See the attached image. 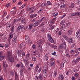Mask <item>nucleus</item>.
Instances as JSON below:
<instances>
[{
  "label": "nucleus",
  "instance_id": "f257e3e1",
  "mask_svg": "<svg viewBox=\"0 0 80 80\" xmlns=\"http://www.w3.org/2000/svg\"><path fill=\"white\" fill-rule=\"evenodd\" d=\"M47 35L48 40L52 43H54V40H53V39L52 37L51 34L49 33H48L47 34Z\"/></svg>",
  "mask_w": 80,
  "mask_h": 80
},
{
  "label": "nucleus",
  "instance_id": "f03ea898",
  "mask_svg": "<svg viewBox=\"0 0 80 80\" xmlns=\"http://www.w3.org/2000/svg\"><path fill=\"white\" fill-rule=\"evenodd\" d=\"M7 59L11 63H12V62H14V58L12 57V56L7 57Z\"/></svg>",
  "mask_w": 80,
  "mask_h": 80
},
{
  "label": "nucleus",
  "instance_id": "7ed1b4c3",
  "mask_svg": "<svg viewBox=\"0 0 80 80\" xmlns=\"http://www.w3.org/2000/svg\"><path fill=\"white\" fill-rule=\"evenodd\" d=\"M25 39L26 42L28 43L29 44H32V40L29 38L28 35L25 36Z\"/></svg>",
  "mask_w": 80,
  "mask_h": 80
},
{
  "label": "nucleus",
  "instance_id": "20e7f679",
  "mask_svg": "<svg viewBox=\"0 0 80 80\" xmlns=\"http://www.w3.org/2000/svg\"><path fill=\"white\" fill-rule=\"evenodd\" d=\"M45 42V39L43 38H42L41 40L38 41L37 42V44H38V45H41L40 44H42V43H44V42Z\"/></svg>",
  "mask_w": 80,
  "mask_h": 80
},
{
  "label": "nucleus",
  "instance_id": "39448f33",
  "mask_svg": "<svg viewBox=\"0 0 80 80\" xmlns=\"http://www.w3.org/2000/svg\"><path fill=\"white\" fill-rule=\"evenodd\" d=\"M76 35L77 38H78V40L80 41V29L77 32Z\"/></svg>",
  "mask_w": 80,
  "mask_h": 80
},
{
  "label": "nucleus",
  "instance_id": "423d86ee",
  "mask_svg": "<svg viewBox=\"0 0 80 80\" xmlns=\"http://www.w3.org/2000/svg\"><path fill=\"white\" fill-rule=\"evenodd\" d=\"M68 42L69 43L71 44L73 43L74 42V40H73V38H68Z\"/></svg>",
  "mask_w": 80,
  "mask_h": 80
},
{
  "label": "nucleus",
  "instance_id": "0eeeda50",
  "mask_svg": "<svg viewBox=\"0 0 80 80\" xmlns=\"http://www.w3.org/2000/svg\"><path fill=\"white\" fill-rule=\"evenodd\" d=\"M40 23L41 22L39 21L36 22L33 24L34 27H37V26H38V25H40Z\"/></svg>",
  "mask_w": 80,
  "mask_h": 80
},
{
  "label": "nucleus",
  "instance_id": "6e6552de",
  "mask_svg": "<svg viewBox=\"0 0 80 80\" xmlns=\"http://www.w3.org/2000/svg\"><path fill=\"white\" fill-rule=\"evenodd\" d=\"M58 80H63V79H64V77L63 75L60 74L58 77Z\"/></svg>",
  "mask_w": 80,
  "mask_h": 80
},
{
  "label": "nucleus",
  "instance_id": "1a4fd4ad",
  "mask_svg": "<svg viewBox=\"0 0 80 80\" xmlns=\"http://www.w3.org/2000/svg\"><path fill=\"white\" fill-rule=\"evenodd\" d=\"M57 19L56 18H54L52 21H50V23H51V24H53L54 23H55V22L56 21Z\"/></svg>",
  "mask_w": 80,
  "mask_h": 80
},
{
  "label": "nucleus",
  "instance_id": "9d476101",
  "mask_svg": "<svg viewBox=\"0 0 80 80\" xmlns=\"http://www.w3.org/2000/svg\"><path fill=\"white\" fill-rule=\"evenodd\" d=\"M66 45V43L65 42H63L62 44H61L60 45V48H63Z\"/></svg>",
  "mask_w": 80,
  "mask_h": 80
},
{
  "label": "nucleus",
  "instance_id": "9b49d317",
  "mask_svg": "<svg viewBox=\"0 0 80 80\" xmlns=\"http://www.w3.org/2000/svg\"><path fill=\"white\" fill-rule=\"evenodd\" d=\"M6 62L5 61H4L3 62V66L4 68H6L7 67H8V65L7 64H6Z\"/></svg>",
  "mask_w": 80,
  "mask_h": 80
},
{
  "label": "nucleus",
  "instance_id": "f8f14e48",
  "mask_svg": "<svg viewBox=\"0 0 80 80\" xmlns=\"http://www.w3.org/2000/svg\"><path fill=\"white\" fill-rule=\"evenodd\" d=\"M72 30H68V32H67V34L68 36H70V35H71L72 34Z\"/></svg>",
  "mask_w": 80,
  "mask_h": 80
},
{
  "label": "nucleus",
  "instance_id": "ddd939ff",
  "mask_svg": "<svg viewBox=\"0 0 80 80\" xmlns=\"http://www.w3.org/2000/svg\"><path fill=\"white\" fill-rule=\"evenodd\" d=\"M18 74H17V72H16L15 73V80H18Z\"/></svg>",
  "mask_w": 80,
  "mask_h": 80
},
{
  "label": "nucleus",
  "instance_id": "4468645a",
  "mask_svg": "<svg viewBox=\"0 0 80 80\" xmlns=\"http://www.w3.org/2000/svg\"><path fill=\"white\" fill-rule=\"evenodd\" d=\"M43 73H47V67L46 66H44L43 68Z\"/></svg>",
  "mask_w": 80,
  "mask_h": 80
},
{
  "label": "nucleus",
  "instance_id": "2eb2a0df",
  "mask_svg": "<svg viewBox=\"0 0 80 80\" xmlns=\"http://www.w3.org/2000/svg\"><path fill=\"white\" fill-rule=\"evenodd\" d=\"M24 62H25V66H26V67H27V66L28 65V63L27 60L26 59H24Z\"/></svg>",
  "mask_w": 80,
  "mask_h": 80
},
{
  "label": "nucleus",
  "instance_id": "dca6fc26",
  "mask_svg": "<svg viewBox=\"0 0 80 80\" xmlns=\"http://www.w3.org/2000/svg\"><path fill=\"white\" fill-rule=\"evenodd\" d=\"M38 77L39 79L40 80H43V76L42 75V74L40 73Z\"/></svg>",
  "mask_w": 80,
  "mask_h": 80
},
{
  "label": "nucleus",
  "instance_id": "f3484780",
  "mask_svg": "<svg viewBox=\"0 0 80 80\" xmlns=\"http://www.w3.org/2000/svg\"><path fill=\"white\" fill-rule=\"evenodd\" d=\"M24 28L23 26L19 27L17 29V30H22Z\"/></svg>",
  "mask_w": 80,
  "mask_h": 80
},
{
  "label": "nucleus",
  "instance_id": "a211bd4d",
  "mask_svg": "<svg viewBox=\"0 0 80 80\" xmlns=\"http://www.w3.org/2000/svg\"><path fill=\"white\" fill-rule=\"evenodd\" d=\"M5 57V55L0 56V61H2Z\"/></svg>",
  "mask_w": 80,
  "mask_h": 80
},
{
  "label": "nucleus",
  "instance_id": "6ab92c4d",
  "mask_svg": "<svg viewBox=\"0 0 80 80\" xmlns=\"http://www.w3.org/2000/svg\"><path fill=\"white\" fill-rule=\"evenodd\" d=\"M63 38H64L66 40H68V38L67 35H64L63 36Z\"/></svg>",
  "mask_w": 80,
  "mask_h": 80
},
{
  "label": "nucleus",
  "instance_id": "aec40b11",
  "mask_svg": "<svg viewBox=\"0 0 80 80\" xmlns=\"http://www.w3.org/2000/svg\"><path fill=\"white\" fill-rule=\"evenodd\" d=\"M78 62L77 60L74 59L72 60V63L73 64H77Z\"/></svg>",
  "mask_w": 80,
  "mask_h": 80
},
{
  "label": "nucleus",
  "instance_id": "412c9836",
  "mask_svg": "<svg viewBox=\"0 0 80 80\" xmlns=\"http://www.w3.org/2000/svg\"><path fill=\"white\" fill-rule=\"evenodd\" d=\"M7 57H8V56H12V55H11V53H10V51H7Z\"/></svg>",
  "mask_w": 80,
  "mask_h": 80
},
{
  "label": "nucleus",
  "instance_id": "4be33fe9",
  "mask_svg": "<svg viewBox=\"0 0 80 80\" xmlns=\"http://www.w3.org/2000/svg\"><path fill=\"white\" fill-rule=\"evenodd\" d=\"M50 65L51 67H53L55 65V62H51Z\"/></svg>",
  "mask_w": 80,
  "mask_h": 80
},
{
  "label": "nucleus",
  "instance_id": "5701e85b",
  "mask_svg": "<svg viewBox=\"0 0 80 80\" xmlns=\"http://www.w3.org/2000/svg\"><path fill=\"white\" fill-rule=\"evenodd\" d=\"M20 20V19L18 18L17 19H14L13 21V22L14 23H17V22H18V21H19Z\"/></svg>",
  "mask_w": 80,
  "mask_h": 80
},
{
  "label": "nucleus",
  "instance_id": "b1692460",
  "mask_svg": "<svg viewBox=\"0 0 80 80\" xmlns=\"http://www.w3.org/2000/svg\"><path fill=\"white\" fill-rule=\"evenodd\" d=\"M38 48H39V50L41 52H42V46L41 45H39L38 46Z\"/></svg>",
  "mask_w": 80,
  "mask_h": 80
},
{
  "label": "nucleus",
  "instance_id": "393cba45",
  "mask_svg": "<svg viewBox=\"0 0 80 80\" xmlns=\"http://www.w3.org/2000/svg\"><path fill=\"white\" fill-rule=\"evenodd\" d=\"M53 77L54 78H55L56 76H57V71H54L53 72Z\"/></svg>",
  "mask_w": 80,
  "mask_h": 80
},
{
  "label": "nucleus",
  "instance_id": "a878e982",
  "mask_svg": "<svg viewBox=\"0 0 80 80\" xmlns=\"http://www.w3.org/2000/svg\"><path fill=\"white\" fill-rule=\"evenodd\" d=\"M33 26V23L31 24L30 25H29V30H30V29H31Z\"/></svg>",
  "mask_w": 80,
  "mask_h": 80
},
{
  "label": "nucleus",
  "instance_id": "bb28decb",
  "mask_svg": "<svg viewBox=\"0 0 80 80\" xmlns=\"http://www.w3.org/2000/svg\"><path fill=\"white\" fill-rule=\"evenodd\" d=\"M60 8L61 9H62V8H65V5L63 4L60 7Z\"/></svg>",
  "mask_w": 80,
  "mask_h": 80
},
{
  "label": "nucleus",
  "instance_id": "cd10ccee",
  "mask_svg": "<svg viewBox=\"0 0 80 80\" xmlns=\"http://www.w3.org/2000/svg\"><path fill=\"white\" fill-rule=\"evenodd\" d=\"M77 15V12H74L71 14V16L72 17H73V16H75Z\"/></svg>",
  "mask_w": 80,
  "mask_h": 80
},
{
  "label": "nucleus",
  "instance_id": "c85d7f7f",
  "mask_svg": "<svg viewBox=\"0 0 80 80\" xmlns=\"http://www.w3.org/2000/svg\"><path fill=\"white\" fill-rule=\"evenodd\" d=\"M44 58L45 60L47 61L48 59V56L47 55H46L44 56Z\"/></svg>",
  "mask_w": 80,
  "mask_h": 80
},
{
  "label": "nucleus",
  "instance_id": "c756f323",
  "mask_svg": "<svg viewBox=\"0 0 80 80\" xmlns=\"http://www.w3.org/2000/svg\"><path fill=\"white\" fill-rule=\"evenodd\" d=\"M54 6L56 8H58V7H59V4L55 3Z\"/></svg>",
  "mask_w": 80,
  "mask_h": 80
},
{
  "label": "nucleus",
  "instance_id": "7c9ffc66",
  "mask_svg": "<svg viewBox=\"0 0 80 80\" xmlns=\"http://www.w3.org/2000/svg\"><path fill=\"white\" fill-rule=\"evenodd\" d=\"M38 68H39V66L38 65H36L35 67V69L36 70V71H37L38 70Z\"/></svg>",
  "mask_w": 80,
  "mask_h": 80
},
{
  "label": "nucleus",
  "instance_id": "2f4dec72",
  "mask_svg": "<svg viewBox=\"0 0 80 80\" xmlns=\"http://www.w3.org/2000/svg\"><path fill=\"white\" fill-rule=\"evenodd\" d=\"M42 67L41 66L40 68H39V70L38 71V73H40V72H41V71L42 70Z\"/></svg>",
  "mask_w": 80,
  "mask_h": 80
},
{
  "label": "nucleus",
  "instance_id": "473e14b6",
  "mask_svg": "<svg viewBox=\"0 0 80 80\" xmlns=\"http://www.w3.org/2000/svg\"><path fill=\"white\" fill-rule=\"evenodd\" d=\"M32 60L33 61H34V62H35L37 60V58L35 57H32Z\"/></svg>",
  "mask_w": 80,
  "mask_h": 80
},
{
  "label": "nucleus",
  "instance_id": "72a5a7b5",
  "mask_svg": "<svg viewBox=\"0 0 80 80\" xmlns=\"http://www.w3.org/2000/svg\"><path fill=\"white\" fill-rule=\"evenodd\" d=\"M9 38H10V39H12V38H13V34H10L9 35Z\"/></svg>",
  "mask_w": 80,
  "mask_h": 80
},
{
  "label": "nucleus",
  "instance_id": "f704fd0d",
  "mask_svg": "<svg viewBox=\"0 0 80 80\" xmlns=\"http://www.w3.org/2000/svg\"><path fill=\"white\" fill-rule=\"evenodd\" d=\"M52 48H55V49H57V47L55 45L52 44L51 45Z\"/></svg>",
  "mask_w": 80,
  "mask_h": 80
},
{
  "label": "nucleus",
  "instance_id": "c9c22d12",
  "mask_svg": "<svg viewBox=\"0 0 80 80\" xmlns=\"http://www.w3.org/2000/svg\"><path fill=\"white\" fill-rule=\"evenodd\" d=\"M45 19V17H43L41 19V20H40L39 21L40 22V23H41V22H42V21H44Z\"/></svg>",
  "mask_w": 80,
  "mask_h": 80
},
{
  "label": "nucleus",
  "instance_id": "e433bc0d",
  "mask_svg": "<svg viewBox=\"0 0 80 80\" xmlns=\"http://www.w3.org/2000/svg\"><path fill=\"white\" fill-rule=\"evenodd\" d=\"M75 6V4L73 3H72L70 6V8H74Z\"/></svg>",
  "mask_w": 80,
  "mask_h": 80
},
{
  "label": "nucleus",
  "instance_id": "4c0bfd02",
  "mask_svg": "<svg viewBox=\"0 0 80 80\" xmlns=\"http://www.w3.org/2000/svg\"><path fill=\"white\" fill-rule=\"evenodd\" d=\"M10 3H7L6 5V7L8 8L9 7H10Z\"/></svg>",
  "mask_w": 80,
  "mask_h": 80
},
{
  "label": "nucleus",
  "instance_id": "58836bf2",
  "mask_svg": "<svg viewBox=\"0 0 80 80\" xmlns=\"http://www.w3.org/2000/svg\"><path fill=\"white\" fill-rule=\"evenodd\" d=\"M46 73L44 72H43V74H42V76L44 78H47V75L45 74Z\"/></svg>",
  "mask_w": 80,
  "mask_h": 80
},
{
  "label": "nucleus",
  "instance_id": "ea45409f",
  "mask_svg": "<svg viewBox=\"0 0 80 80\" xmlns=\"http://www.w3.org/2000/svg\"><path fill=\"white\" fill-rule=\"evenodd\" d=\"M50 62H55V60L52 58L50 60Z\"/></svg>",
  "mask_w": 80,
  "mask_h": 80
},
{
  "label": "nucleus",
  "instance_id": "a19ab883",
  "mask_svg": "<svg viewBox=\"0 0 80 80\" xmlns=\"http://www.w3.org/2000/svg\"><path fill=\"white\" fill-rule=\"evenodd\" d=\"M75 52V50H72L70 52V53L71 54H73Z\"/></svg>",
  "mask_w": 80,
  "mask_h": 80
},
{
  "label": "nucleus",
  "instance_id": "79ce46f5",
  "mask_svg": "<svg viewBox=\"0 0 80 80\" xmlns=\"http://www.w3.org/2000/svg\"><path fill=\"white\" fill-rule=\"evenodd\" d=\"M45 22H42L41 24L40 25V26H39V27H42V26H43V25H45Z\"/></svg>",
  "mask_w": 80,
  "mask_h": 80
},
{
  "label": "nucleus",
  "instance_id": "37998d69",
  "mask_svg": "<svg viewBox=\"0 0 80 80\" xmlns=\"http://www.w3.org/2000/svg\"><path fill=\"white\" fill-rule=\"evenodd\" d=\"M10 74L12 76H13V75H14V72H13V71H11L10 72Z\"/></svg>",
  "mask_w": 80,
  "mask_h": 80
},
{
  "label": "nucleus",
  "instance_id": "c03bdc74",
  "mask_svg": "<svg viewBox=\"0 0 80 80\" xmlns=\"http://www.w3.org/2000/svg\"><path fill=\"white\" fill-rule=\"evenodd\" d=\"M45 28H42L41 30V31L42 32H45Z\"/></svg>",
  "mask_w": 80,
  "mask_h": 80
},
{
  "label": "nucleus",
  "instance_id": "a18cd8bd",
  "mask_svg": "<svg viewBox=\"0 0 80 80\" xmlns=\"http://www.w3.org/2000/svg\"><path fill=\"white\" fill-rule=\"evenodd\" d=\"M36 46L35 44H33L32 46V48L33 49H35V48H36Z\"/></svg>",
  "mask_w": 80,
  "mask_h": 80
},
{
  "label": "nucleus",
  "instance_id": "49530a36",
  "mask_svg": "<svg viewBox=\"0 0 80 80\" xmlns=\"http://www.w3.org/2000/svg\"><path fill=\"white\" fill-rule=\"evenodd\" d=\"M0 80H4L3 79V76L2 75H1L0 77Z\"/></svg>",
  "mask_w": 80,
  "mask_h": 80
},
{
  "label": "nucleus",
  "instance_id": "de8ad7c7",
  "mask_svg": "<svg viewBox=\"0 0 80 80\" xmlns=\"http://www.w3.org/2000/svg\"><path fill=\"white\" fill-rule=\"evenodd\" d=\"M21 68L22 69V70H24V69H25V66H24L23 65V64H22V65H21Z\"/></svg>",
  "mask_w": 80,
  "mask_h": 80
},
{
  "label": "nucleus",
  "instance_id": "09e8293b",
  "mask_svg": "<svg viewBox=\"0 0 80 80\" xmlns=\"http://www.w3.org/2000/svg\"><path fill=\"white\" fill-rule=\"evenodd\" d=\"M65 22V20H63L60 23L61 25H63V24H64Z\"/></svg>",
  "mask_w": 80,
  "mask_h": 80
},
{
  "label": "nucleus",
  "instance_id": "8fccbe9b",
  "mask_svg": "<svg viewBox=\"0 0 80 80\" xmlns=\"http://www.w3.org/2000/svg\"><path fill=\"white\" fill-rule=\"evenodd\" d=\"M54 17H57L58 15V13L54 12Z\"/></svg>",
  "mask_w": 80,
  "mask_h": 80
},
{
  "label": "nucleus",
  "instance_id": "3c124183",
  "mask_svg": "<svg viewBox=\"0 0 80 80\" xmlns=\"http://www.w3.org/2000/svg\"><path fill=\"white\" fill-rule=\"evenodd\" d=\"M51 2H50V1H48L47 3V5H51Z\"/></svg>",
  "mask_w": 80,
  "mask_h": 80
},
{
  "label": "nucleus",
  "instance_id": "603ef678",
  "mask_svg": "<svg viewBox=\"0 0 80 80\" xmlns=\"http://www.w3.org/2000/svg\"><path fill=\"white\" fill-rule=\"evenodd\" d=\"M20 73L21 76H22L23 75V71L22 70H20Z\"/></svg>",
  "mask_w": 80,
  "mask_h": 80
},
{
  "label": "nucleus",
  "instance_id": "864d4df0",
  "mask_svg": "<svg viewBox=\"0 0 80 80\" xmlns=\"http://www.w3.org/2000/svg\"><path fill=\"white\" fill-rule=\"evenodd\" d=\"M25 7V5L23 4L21 6L20 8L21 9H23V8H24Z\"/></svg>",
  "mask_w": 80,
  "mask_h": 80
},
{
  "label": "nucleus",
  "instance_id": "5fc2aeb1",
  "mask_svg": "<svg viewBox=\"0 0 80 80\" xmlns=\"http://www.w3.org/2000/svg\"><path fill=\"white\" fill-rule=\"evenodd\" d=\"M76 60H77L78 62L80 61V56H79L76 58Z\"/></svg>",
  "mask_w": 80,
  "mask_h": 80
},
{
  "label": "nucleus",
  "instance_id": "6e6d98bb",
  "mask_svg": "<svg viewBox=\"0 0 80 80\" xmlns=\"http://www.w3.org/2000/svg\"><path fill=\"white\" fill-rule=\"evenodd\" d=\"M35 12V10H32L30 12H29V14H30V13H33Z\"/></svg>",
  "mask_w": 80,
  "mask_h": 80
},
{
  "label": "nucleus",
  "instance_id": "4d7b16f0",
  "mask_svg": "<svg viewBox=\"0 0 80 80\" xmlns=\"http://www.w3.org/2000/svg\"><path fill=\"white\" fill-rule=\"evenodd\" d=\"M79 74L78 73H76L74 74V76L75 77H77Z\"/></svg>",
  "mask_w": 80,
  "mask_h": 80
},
{
  "label": "nucleus",
  "instance_id": "13d9d810",
  "mask_svg": "<svg viewBox=\"0 0 80 80\" xmlns=\"http://www.w3.org/2000/svg\"><path fill=\"white\" fill-rule=\"evenodd\" d=\"M26 22V21L25 19H22L21 20V22L22 23H25Z\"/></svg>",
  "mask_w": 80,
  "mask_h": 80
},
{
  "label": "nucleus",
  "instance_id": "bf43d9fd",
  "mask_svg": "<svg viewBox=\"0 0 80 80\" xmlns=\"http://www.w3.org/2000/svg\"><path fill=\"white\" fill-rule=\"evenodd\" d=\"M73 72H74V73H77L78 72V70H77V69H74L73 70Z\"/></svg>",
  "mask_w": 80,
  "mask_h": 80
},
{
  "label": "nucleus",
  "instance_id": "052dcab7",
  "mask_svg": "<svg viewBox=\"0 0 80 80\" xmlns=\"http://www.w3.org/2000/svg\"><path fill=\"white\" fill-rule=\"evenodd\" d=\"M4 46L5 47V48H8L9 46V45H8V44H6L5 45H4Z\"/></svg>",
  "mask_w": 80,
  "mask_h": 80
},
{
  "label": "nucleus",
  "instance_id": "680f3d73",
  "mask_svg": "<svg viewBox=\"0 0 80 80\" xmlns=\"http://www.w3.org/2000/svg\"><path fill=\"white\" fill-rule=\"evenodd\" d=\"M20 46L21 47H24V46H25V44H24V43L22 42V43H21L20 44Z\"/></svg>",
  "mask_w": 80,
  "mask_h": 80
},
{
  "label": "nucleus",
  "instance_id": "e2e57ef3",
  "mask_svg": "<svg viewBox=\"0 0 80 80\" xmlns=\"http://www.w3.org/2000/svg\"><path fill=\"white\" fill-rule=\"evenodd\" d=\"M46 44H47V45H49L51 47V45H50V43L49 42H47Z\"/></svg>",
  "mask_w": 80,
  "mask_h": 80
},
{
  "label": "nucleus",
  "instance_id": "0e129e2a",
  "mask_svg": "<svg viewBox=\"0 0 80 80\" xmlns=\"http://www.w3.org/2000/svg\"><path fill=\"white\" fill-rule=\"evenodd\" d=\"M54 28H55V25H53L51 27V30H53V29H54Z\"/></svg>",
  "mask_w": 80,
  "mask_h": 80
},
{
  "label": "nucleus",
  "instance_id": "69168bd1",
  "mask_svg": "<svg viewBox=\"0 0 80 80\" xmlns=\"http://www.w3.org/2000/svg\"><path fill=\"white\" fill-rule=\"evenodd\" d=\"M17 37H16V38H14V40H13V41H14V42H17Z\"/></svg>",
  "mask_w": 80,
  "mask_h": 80
},
{
  "label": "nucleus",
  "instance_id": "338daca9",
  "mask_svg": "<svg viewBox=\"0 0 80 80\" xmlns=\"http://www.w3.org/2000/svg\"><path fill=\"white\" fill-rule=\"evenodd\" d=\"M16 67H18V68H20V65L18 64H17L16 65Z\"/></svg>",
  "mask_w": 80,
  "mask_h": 80
},
{
  "label": "nucleus",
  "instance_id": "774afa93",
  "mask_svg": "<svg viewBox=\"0 0 80 80\" xmlns=\"http://www.w3.org/2000/svg\"><path fill=\"white\" fill-rule=\"evenodd\" d=\"M34 79L35 80H38V77L37 76H36L35 77Z\"/></svg>",
  "mask_w": 80,
  "mask_h": 80
}]
</instances>
